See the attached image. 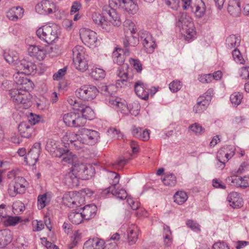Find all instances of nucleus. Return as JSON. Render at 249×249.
<instances>
[{
	"label": "nucleus",
	"instance_id": "09e8293b",
	"mask_svg": "<svg viewBox=\"0 0 249 249\" xmlns=\"http://www.w3.org/2000/svg\"><path fill=\"white\" fill-rule=\"evenodd\" d=\"M226 180L231 185L241 188L242 181L240 177L231 176L229 177Z\"/></svg>",
	"mask_w": 249,
	"mask_h": 249
},
{
	"label": "nucleus",
	"instance_id": "b1692460",
	"mask_svg": "<svg viewBox=\"0 0 249 249\" xmlns=\"http://www.w3.org/2000/svg\"><path fill=\"white\" fill-rule=\"evenodd\" d=\"M79 179L78 176L74 172H72V169H71V171L65 175L64 181L66 185L69 187H72L78 185Z\"/></svg>",
	"mask_w": 249,
	"mask_h": 249
},
{
	"label": "nucleus",
	"instance_id": "393cba45",
	"mask_svg": "<svg viewBox=\"0 0 249 249\" xmlns=\"http://www.w3.org/2000/svg\"><path fill=\"white\" fill-rule=\"evenodd\" d=\"M192 12H194L196 16L198 18H202L205 14L206 11V5L202 0H199L197 4L191 6Z\"/></svg>",
	"mask_w": 249,
	"mask_h": 249
},
{
	"label": "nucleus",
	"instance_id": "a19ab883",
	"mask_svg": "<svg viewBox=\"0 0 249 249\" xmlns=\"http://www.w3.org/2000/svg\"><path fill=\"white\" fill-rule=\"evenodd\" d=\"M90 75L95 80H100L104 79L105 77V71L100 68L93 69L90 73Z\"/></svg>",
	"mask_w": 249,
	"mask_h": 249
},
{
	"label": "nucleus",
	"instance_id": "c9c22d12",
	"mask_svg": "<svg viewBox=\"0 0 249 249\" xmlns=\"http://www.w3.org/2000/svg\"><path fill=\"white\" fill-rule=\"evenodd\" d=\"M62 157L63 161L71 164L72 166L77 162V157L72 153L69 152L68 150H65Z\"/></svg>",
	"mask_w": 249,
	"mask_h": 249
},
{
	"label": "nucleus",
	"instance_id": "c85d7f7f",
	"mask_svg": "<svg viewBox=\"0 0 249 249\" xmlns=\"http://www.w3.org/2000/svg\"><path fill=\"white\" fill-rule=\"evenodd\" d=\"M77 111H80L82 114V116L84 117L86 120L87 119L91 120L94 116V113L93 110L89 106L81 104L79 107V110Z\"/></svg>",
	"mask_w": 249,
	"mask_h": 249
},
{
	"label": "nucleus",
	"instance_id": "5fc2aeb1",
	"mask_svg": "<svg viewBox=\"0 0 249 249\" xmlns=\"http://www.w3.org/2000/svg\"><path fill=\"white\" fill-rule=\"evenodd\" d=\"M233 59L237 63L243 64L244 60L240 52L237 48H235L232 53Z\"/></svg>",
	"mask_w": 249,
	"mask_h": 249
},
{
	"label": "nucleus",
	"instance_id": "de8ad7c7",
	"mask_svg": "<svg viewBox=\"0 0 249 249\" xmlns=\"http://www.w3.org/2000/svg\"><path fill=\"white\" fill-rule=\"evenodd\" d=\"M49 200H48L47 194L39 195L37 197V205L40 209L44 208Z\"/></svg>",
	"mask_w": 249,
	"mask_h": 249
},
{
	"label": "nucleus",
	"instance_id": "c756f323",
	"mask_svg": "<svg viewBox=\"0 0 249 249\" xmlns=\"http://www.w3.org/2000/svg\"><path fill=\"white\" fill-rule=\"evenodd\" d=\"M139 234V229L135 226L130 227L128 231V241L130 245L135 244L137 240Z\"/></svg>",
	"mask_w": 249,
	"mask_h": 249
},
{
	"label": "nucleus",
	"instance_id": "13d9d810",
	"mask_svg": "<svg viewBox=\"0 0 249 249\" xmlns=\"http://www.w3.org/2000/svg\"><path fill=\"white\" fill-rule=\"evenodd\" d=\"M8 218L5 221L7 226H15L20 222V217L19 216H7Z\"/></svg>",
	"mask_w": 249,
	"mask_h": 249
},
{
	"label": "nucleus",
	"instance_id": "4d7b16f0",
	"mask_svg": "<svg viewBox=\"0 0 249 249\" xmlns=\"http://www.w3.org/2000/svg\"><path fill=\"white\" fill-rule=\"evenodd\" d=\"M169 89L173 92H176L182 87V85L179 81L174 80L169 84Z\"/></svg>",
	"mask_w": 249,
	"mask_h": 249
},
{
	"label": "nucleus",
	"instance_id": "49530a36",
	"mask_svg": "<svg viewBox=\"0 0 249 249\" xmlns=\"http://www.w3.org/2000/svg\"><path fill=\"white\" fill-rule=\"evenodd\" d=\"M22 90H24V89H22L21 88L19 89H12L10 90V94L11 95V98L13 102L18 103V101L16 100L17 99H21V95L23 94Z\"/></svg>",
	"mask_w": 249,
	"mask_h": 249
},
{
	"label": "nucleus",
	"instance_id": "e2e57ef3",
	"mask_svg": "<svg viewBox=\"0 0 249 249\" xmlns=\"http://www.w3.org/2000/svg\"><path fill=\"white\" fill-rule=\"evenodd\" d=\"M186 225L192 230L197 231H200V226L198 223L192 220H189L186 222Z\"/></svg>",
	"mask_w": 249,
	"mask_h": 249
},
{
	"label": "nucleus",
	"instance_id": "338daca9",
	"mask_svg": "<svg viewBox=\"0 0 249 249\" xmlns=\"http://www.w3.org/2000/svg\"><path fill=\"white\" fill-rule=\"evenodd\" d=\"M165 3L168 6H170L172 9L177 10L179 5V0H172V1L166 0Z\"/></svg>",
	"mask_w": 249,
	"mask_h": 249
},
{
	"label": "nucleus",
	"instance_id": "7c9ffc66",
	"mask_svg": "<svg viewBox=\"0 0 249 249\" xmlns=\"http://www.w3.org/2000/svg\"><path fill=\"white\" fill-rule=\"evenodd\" d=\"M99 89L102 94L106 96L113 97V95L115 92V89H116V87L113 85L107 86L104 84H102L99 87Z\"/></svg>",
	"mask_w": 249,
	"mask_h": 249
},
{
	"label": "nucleus",
	"instance_id": "7ed1b4c3",
	"mask_svg": "<svg viewBox=\"0 0 249 249\" xmlns=\"http://www.w3.org/2000/svg\"><path fill=\"white\" fill-rule=\"evenodd\" d=\"M36 35L48 44H51L58 37V28L55 25H45L37 30Z\"/></svg>",
	"mask_w": 249,
	"mask_h": 249
},
{
	"label": "nucleus",
	"instance_id": "58836bf2",
	"mask_svg": "<svg viewBox=\"0 0 249 249\" xmlns=\"http://www.w3.org/2000/svg\"><path fill=\"white\" fill-rule=\"evenodd\" d=\"M142 43L146 51L149 53H152L156 46L155 42L153 40L152 36H149L146 41H143Z\"/></svg>",
	"mask_w": 249,
	"mask_h": 249
},
{
	"label": "nucleus",
	"instance_id": "4c0bfd02",
	"mask_svg": "<svg viewBox=\"0 0 249 249\" xmlns=\"http://www.w3.org/2000/svg\"><path fill=\"white\" fill-rule=\"evenodd\" d=\"M111 194L120 199H124L127 197L126 191L123 188H119L117 185L111 190Z\"/></svg>",
	"mask_w": 249,
	"mask_h": 249
},
{
	"label": "nucleus",
	"instance_id": "5701e85b",
	"mask_svg": "<svg viewBox=\"0 0 249 249\" xmlns=\"http://www.w3.org/2000/svg\"><path fill=\"white\" fill-rule=\"evenodd\" d=\"M97 211V207L94 204L87 205L84 207L81 212L84 220H89L93 218Z\"/></svg>",
	"mask_w": 249,
	"mask_h": 249
},
{
	"label": "nucleus",
	"instance_id": "423d86ee",
	"mask_svg": "<svg viewBox=\"0 0 249 249\" xmlns=\"http://www.w3.org/2000/svg\"><path fill=\"white\" fill-rule=\"evenodd\" d=\"M80 140L83 143L93 145L97 143L100 138L98 132L85 128L79 130Z\"/></svg>",
	"mask_w": 249,
	"mask_h": 249
},
{
	"label": "nucleus",
	"instance_id": "f3484780",
	"mask_svg": "<svg viewBox=\"0 0 249 249\" xmlns=\"http://www.w3.org/2000/svg\"><path fill=\"white\" fill-rule=\"evenodd\" d=\"M139 42V38L138 36L134 35L125 36L123 40L124 47V53L128 55L129 54L130 47H135L137 46Z\"/></svg>",
	"mask_w": 249,
	"mask_h": 249
},
{
	"label": "nucleus",
	"instance_id": "79ce46f5",
	"mask_svg": "<svg viewBox=\"0 0 249 249\" xmlns=\"http://www.w3.org/2000/svg\"><path fill=\"white\" fill-rule=\"evenodd\" d=\"M189 131L194 133L196 135H200L205 132V129L199 124L195 123L188 127Z\"/></svg>",
	"mask_w": 249,
	"mask_h": 249
},
{
	"label": "nucleus",
	"instance_id": "0eeeda50",
	"mask_svg": "<svg viewBox=\"0 0 249 249\" xmlns=\"http://www.w3.org/2000/svg\"><path fill=\"white\" fill-rule=\"evenodd\" d=\"M106 16L108 17V16L107 14L106 15L103 11L102 14L94 12L91 15V18L93 22L98 28L102 29L104 31L109 32L111 30L113 25L107 19Z\"/></svg>",
	"mask_w": 249,
	"mask_h": 249
},
{
	"label": "nucleus",
	"instance_id": "20e7f679",
	"mask_svg": "<svg viewBox=\"0 0 249 249\" xmlns=\"http://www.w3.org/2000/svg\"><path fill=\"white\" fill-rule=\"evenodd\" d=\"M84 51L83 47L76 46L72 50L73 62L75 68L81 71H85L88 69V65L85 59Z\"/></svg>",
	"mask_w": 249,
	"mask_h": 249
},
{
	"label": "nucleus",
	"instance_id": "052dcab7",
	"mask_svg": "<svg viewBox=\"0 0 249 249\" xmlns=\"http://www.w3.org/2000/svg\"><path fill=\"white\" fill-rule=\"evenodd\" d=\"M40 118L39 116L31 113L30 115L28 116V121L26 122L29 123L30 125L33 126L36 124L39 123L40 122Z\"/></svg>",
	"mask_w": 249,
	"mask_h": 249
},
{
	"label": "nucleus",
	"instance_id": "6ab92c4d",
	"mask_svg": "<svg viewBox=\"0 0 249 249\" xmlns=\"http://www.w3.org/2000/svg\"><path fill=\"white\" fill-rule=\"evenodd\" d=\"M28 51L31 56L35 57L40 61L44 59L46 56V51L38 46H30Z\"/></svg>",
	"mask_w": 249,
	"mask_h": 249
},
{
	"label": "nucleus",
	"instance_id": "37998d69",
	"mask_svg": "<svg viewBox=\"0 0 249 249\" xmlns=\"http://www.w3.org/2000/svg\"><path fill=\"white\" fill-rule=\"evenodd\" d=\"M75 117L76 113H75L71 112L65 114L63 116V121L66 125L72 127Z\"/></svg>",
	"mask_w": 249,
	"mask_h": 249
},
{
	"label": "nucleus",
	"instance_id": "6e6d98bb",
	"mask_svg": "<svg viewBox=\"0 0 249 249\" xmlns=\"http://www.w3.org/2000/svg\"><path fill=\"white\" fill-rule=\"evenodd\" d=\"M108 178L112 180L110 182L111 185L116 186L119 182L120 176L115 172H109Z\"/></svg>",
	"mask_w": 249,
	"mask_h": 249
},
{
	"label": "nucleus",
	"instance_id": "f8f14e48",
	"mask_svg": "<svg viewBox=\"0 0 249 249\" xmlns=\"http://www.w3.org/2000/svg\"><path fill=\"white\" fill-rule=\"evenodd\" d=\"M17 68L21 73L25 75H30L34 73L36 66L31 61L23 59L17 63Z\"/></svg>",
	"mask_w": 249,
	"mask_h": 249
},
{
	"label": "nucleus",
	"instance_id": "412c9836",
	"mask_svg": "<svg viewBox=\"0 0 249 249\" xmlns=\"http://www.w3.org/2000/svg\"><path fill=\"white\" fill-rule=\"evenodd\" d=\"M84 200V198L79 196H76L72 198L67 195L63 197L64 203L69 207L80 206Z\"/></svg>",
	"mask_w": 249,
	"mask_h": 249
},
{
	"label": "nucleus",
	"instance_id": "e433bc0d",
	"mask_svg": "<svg viewBox=\"0 0 249 249\" xmlns=\"http://www.w3.org/2000/svg\"><path fill=\"white\" fill-rule=\"evenodd\" d=\"M174 198L176 203L181 205L187 200L188 196L185 192L178 191L175 194Z\"/></svg>",
	"mask_w": 249,
	"mask_h": 249
},
{
	"label": "nucleus",
	"instance_id": "f03ea898",
	"mask_svg": "<svg viewBox=\"0 0 249 249\" xmlns=\"http://www.w3.org/2000/svg\"><path fill=\"white\" fill-rule=\"evenodd\" d=\"M109 5H105L103 7V11L108 17L106 16L107 19L111 22L114 26H119L121 24V20L118 14L115 11L114 8L120 6L119 0H109Z\"/></svg>",
	"mask_w": 249,
	"mask_h": 249
},
{
	"label": "nucleus",
	"instance_id": "f257e3e1",
	"mask_svg": "<svg viewBox=\"0 0 249 249\" xmlns=\"http://www.w3.org/2000/svg\"><path fill=\"white\" fill-rule=\"evenodd\" d=\"M176 25L177 26L182 28L186 33V39L189 40L195 35V31L191 27L193 23L191 18L188 16L186 13L178 12L175 15Z\"/></svg>",
	"mask_w": 249,
	"mask_h": 249
},
{
	"label": "nucleus",
	"instance_id": "c03bdc74",
	"mask_svg": "<svg viewBox=\"0 0 249 249\" xmlns=\"http://www.w3.org/2000/svg\"><path fill=\"white\" fill-rule=\"evenodd\" d=\"M23 74H24L21 73V71H18L17 73L13 75L14 81L17 85H22L27 83L28 79L25 77Z\"/></svg>",
	"mask_w": 249,
	"mask_h": 249
},
{
	"label": "nucleus",
	"instance_id": "69168bd1",
	"mask_svg": "<svg viewBox=\"0 0 249 249\" xmlns=\"http://www.w3.org/2000/svg\"><path fill=\"white\" fill-rule=\"evenodd\" d=\"M198 80L202 83H209L213 80L212 75L211 74L201 75L199 77Z\"/></svg>",
	"mask_w": 249,
	"mask_h": 249
},
{
	"label": "nucleus",
	"instance_id": "680f3d73",
	"mask_svg": "<svg viewBox=\"0 0 249 249\" xmlns=\"http://www.w3.org/2000/svg\"><path fill=\"white\" fill-rule=\"evenodd\" d=\"M80 133L78 134H75L73 132H71L68 134L66 136V138L68 139V142H69L68 144L70 145L71 143H72L75 141L77 140L78 139L80 140Z\"/></svg>",
	"mask_w": 249,
	"mask_h": 249
},
{
	"label": "nucleus",
	"instance_id": "2f4dec72",
	"mask_svg": "<svg viewBox=\"0 0 249 249\" xmlns=\"http://www.w3.org/2000/svg\"><path fill=\"white\" fill-rule=\"evenodd\" d=\"M23 94L21 95V99L16 100L18 101V104H22L24 108H28L31 106V97L30 94L26 90H22Z\"/></svg>",
	"mask_w": 249,
	"mask_h": 249
},
{
	"label": "nucleus",
	"instance_id": "72a5a7b5",
	"mask_svg": "<svg viewBox=\"0 0 249 249\" xmlns=\"http://www.w3.org/2000/svg\"><path fill=\"white\" fill-rule=\"evenodd\" d=\"M68 217L69 220L75 225L79 224L84 219L81 212L76 211L70 213Z\"/></svg>",
	"mask_w": 249,
	"mask_h": 249
},
{
	"label": "nucleus",
	"instance_id": "ddd939ff",
	"mask_svg": "<svg viewBox=\"0 0 249 249\" xmlns=\"http://www.w3.org/2000/svg\"><path fill=\"white\" fill-rule=\"evenodd\" d=\"M71 169L72 171L82 179H88L91 176L88 167L82 163L76 162L72 166Z\"/></svg>",
	"mask_w": 249,
	"mask_h": 249
},
{
	"label": "nucleus",
	"instance_id": "603ef678",
	"mask_svg": "<svg viewBox=\"0 0 249 249\" xmlns=\"http://www.w3.org/2000/svg\"><path fill=\"white\" fill-rule=\"evenodd\" d=\"M74 120L72 127L83 126L86 123V119L82 116H81L79 114L76 113L75 119Z\"/></svg>",
	"mask_w": 249,
	"mask_h": 249
},
{
	"label": "nucleus",
	"instance_id": "a18cd8bd",
	"mask_svg": "<svg viewBox=\"0 0 249 249\" xmlns=\"http://www.w3.org/2000/svg\"><path fill=\"white\" fill-rule=\"evenodd\" d=\"M126 12L130 14L134 15L137 13L138 10V7L132 0H131L129 3L126 5H124L123 8Z\"/></svg>",
	"mask_w": 249,
	"mask_h": 249
},
{
	"label": "nucleus",
	"instance_id": "4468645a",
	"mask_svg": "<svg viewBox=\"0 0 249 249\" xmlns=\"http://www.w3.org/2000/svg\"><path fill=\"white\" fill-rule=\"evenodd\" d=\"M18 130L22 137L29 139L35 135V127L26 122L20 123Z\"/></svg>",
	"mask_w": 249,
	"mask_h": 249
},
{
	"label": "nucleus",
	"instance_id": "a211bd4d",
	"mask_svg": "<svg viewBox=\"0 0 249 249\" xmlns=\"http://www.w3.org/2000/svg\"><path fill=\"white\" fill-rule=\"evenodd\" d=\"M227 200L233 208H238L243 205V199L240 194L237 192H231L229 194Z\"/></svg>",
	"mask_w": 249,
	"mask_h": 249
},
{
	"label": "nucleus",
	"instance_id": "ea45409f",
	"mask_svg": "<svg viewBox=\"0 0 249 249\" xmlns=\"http://www.w3.org/2000/svg\"><path fill=\"white\" fill-rule=\"evenodd\" d=\"M162 182L166 186H174L177 182L176 177L173 174H167L162 179Z\"/></svg>",
	"mask_w": 249,
	"mask_h": 249
},
{
	"label": "nucleus",
	"instance_id": "3c124183",
	"mask_svg": "<svg viewBox=\"0 0 249 249\" xmlns=\"http://www.w3.org/2000/svg\"><path fill=\"white\" fill-rule=\"evenodd\" d=\"M67 102L72 107V109L76 111L79 110V107L82 104L81 101L76 100L74 97H69L67 99Z\"/></svg>",
	"mask_w": 249,
	"mask_h": 249
},
{
	"label": "nucleus",
	"instance_id": "f704fd0d",
	"mask_svg": "<svg viewBox=\"0 0 249 249\" xmlns=\"http://www.w3.org/2000/svg\"><path fill=\"white\" fill-rule=\"evenodd\" d=\"M234 155V152L228 153L223 150H220L217 152V159L220 162L225 164V162H227Z\"/></svg>",
	"mask_w": 249,
	"mask_h": 249
},
{
	"label": "nucleus",
	"instance_id": "473e14b6",
	"mask_svg": "<svg viewBox=\"0 0 249 249\" xmlns=\"http://www.w3.org/2000/svg\"><path fill=\"white\" fill-rule=\"evenodd\" d=\"M4 57L5 60L9 64L17 65V60L18 56L17 53L14 51H8L5 52L4 53Z\"/></svg>",
	"mask_w": 249,
	"mask_h": 249
},
{
	"label": "nucleus",
	"instance_id": "aec40b11",
	"mask_svg": "<svg viewBox=\"0 0 249 249\" xmlns=\"http://www.w3.org/2000/svg\"><path fill=\"white\" fill-rule=\"evenodd\" d=\"M228 11L233 17H239L241 13L240 2L235 0H230L228 7Z\"/></svg>",
	"mask_w": 249,
	"mask_h": 249
},
{
	"label": "nucleus",
	"instance_id": "39448f33",
	"mask_svg": "<svg viewBox=\"0 0 249 249\" xmlns=\"http://www.w3.org/2000/svg\"><path fill=\"white\" fill-rule=\"evenodd\" d=\"M99 92L94 86L87 85L82 86L75 91L76 96L84 101H91L94 99Z\"/></svg>",
	"mask_w": 249,
	"mask_h": 249
},
{
	"label": "nucleus",
	"instance_id": "bb28decb",
	"mask_svg": "<svg viewBox=\"0 0 249 249\" xmlns=\"http://www.w3.org/2000/svg\"><path fill=\"white\" fill-rule=\"evenodd\" d=\"M241 41L240 36L236 35H231L226 40V47L230 50L237 48Z\"/></svg>",
	"mask_w": 249,
	"mask_h": 249
},
{
	"label": "nucleus",
	"instance_id": "8fccbe9b",
	"mask_svg": "<svg viewBox=\"0 0 249 249\" xmlns=\"http://www.w3.org/2000/svg\"><path fill=\"white\" fill-rule=\"evenodd\" d=\"M242 98V95L239 92H235L232 94L230 97L231 103L236 106L241 103Z\"/></svg>",
	"mask_w": 249,
	"mask_h": 249
},
{
	"label": "nucleus",
	"instance_id": "864d4df0",
	"mask_svg": "<svg viewBox=\"0 0 249 249\" xmlns=\"http://www.w3.org/2000/svg\"><path fill=\"white\" fill-rule=\"evenodd\" d=\"M80 240V235L77 231H75L73 237H71V242L68 245L69 249H72L76 247Z\"/></svg>",
	"mask_w": 249,
	"mask_h": 249
},
{
	"label": "nucleus",
	"instance_id": "9d476101",
	"mask_svg": "<svg viewBox=\"0 0 249 249\" xmlns=\"http://www.w3.org/2000/svg\"><path fill=\"white\" fill-rule=\"evenodd\" d=\"M36 12L41 15H49L56 11L55 5L47 0H42L35 7Z\"/></svg>",
	"mask_w": 249,
	"mask_h": 249
},
{
	"label": "nucleus",
	"instance_id": "0e129e2a",
	"mask_svg": "<svg viewBox=\"0 0 249 249\" xmlns=\"http://www.w3.org/2000/svg\"><path fill=\"white\" fill-rule=\"evenodd\" d=\"M124 55H126L124 53L121 56H119L118 57L113 58V61L114 63H117L119 65H123V68H128V65L126 64H124Z\"/></svg>",
	"mask_w": 249,
	"mask_h": 249
},
{
	"label": "nucleus",
	"instance_id": "9b49d317",
	"mask_svg": "<svg viewBox=\"0 0 249 249\" xmlns=\"http://www.w3.org/2000/svg\"><path fill=\"white\" fill-rule=\"evenodd\" d=\"M80 36L82 42L88 46L93 45L97 40L96 33L89 29H81Z\"/></svg>",
	"mask_w": 249,
	"mask_h": 249
},
{
	"label": "nucleus",
	"instance_id": "dca6fc26",
	"mask_svg": "<svg viewBox=\"0 0 249 249\" xmlns=\"http://www.w3.org/2000/svg\"><path fill=\"white\" fill-rule=\"evenodd\" d=\"M135 91L136 94L141 98L146 100L149 96V89L147 85L142 81H139L135 83Z\"/></svg>",
	"mask_w": 249,
	"mask_h": 249
},
{
	"label": "nucleus",
	"instance_id": "774afa93",
	"mask_svg": "<svg viewBox=\"0 0 249 249\" xmlns=\"http://www.w3.org/2000/svg\"><path fill=\"white\" fill-rule=\"evenodd\" d=\"M249 170V162L245 161L241 163L237 172L239 174H242Z\"/></svg>",
	"mask_w": 249,
	"mask_h": 249
},
{
	"label": "nucleus",
	"instance_id": "cd10ccee",
	"mask_svg": "<svg viewBox=\"0 0 249 249\" xmlns=\"http://www.w3.org/2000/svg\"><path fill=\"white\" fill-rule=\"evenodd\" d=\"M207 100H203V96H200L197 99L196 104L194 107L193 110L196 113H201L208 107L210 97H207Z\"/></svg>",
	"mask_w": 249,
	"mask_h": 249
},
{
	"label": "nucleus",
	"instance_id": "a878e982",
	"mask_svg": "<svg viewBox=\"0 0 249 249\" xmlns=\"http://www.w3.org/2000/svg\"><path fill=\"white\" fill-rule=\"evenodd\" d=\"M12 241L11 231L8 230L0 231V248H3Z\"/></svg>",
	"mask_w": 249,
	"mask_h": 249
},
{
	"label": "nucleus",
	"instance_id": "bf43d9fd",
	"mask_svg": "<svg viewBox=\"0 0 249 249\" xmlns=\"http://www.w3.org/2000/svg\"><path fill=\"white\" fill-rule=\"evenodd\" d=\"M130 64L133 66L134 69L136 70L138 72H141L142 70V64L140 60L138 59H134L130 58L129 60Z\"/></svg>",
	"mask_w": 249,
	"mask_h": 249
},
{
	"label": "nucleus",
	"instance_id": "1a4fd4ad",
	"mask_svg": "<svg viewBox=\"0 0 249 249\" xmlns=\"http://www.w3.org/2000/svg\"><path fill=\"white\" fill-rule=\"evenodd\" d=\"M41 144L35 143L29 152L24 157V161L29 166H34L37 162L40 152Z\"/></svg>",
	"mask_w": 249,
	"mask_h": 249
},
{
	"label": "nucleus",
	"instance_id": "4be33fe9",
	"mask_svg": "<svg viewBox=\"0 0 249 249\" xmlns=\"http://www.w3.org/2000/svg\"><path fill=\"white\" fill-rule=\"evenodd\" d=\"M23 13L22 8L19 6L13 7L7 12V17L10 20L16 21L22 17Z\"/></svg>",
	"mask_w": 249,
	"mask_h": 249
},
{
	"label": "nucleus",
	"instance_id": "2eb2a0df",
	"mask_svg": "<svg viewBox=\"0 0 249 249\" xmlns=\"http://www.w3.org/2000/svg\"><path fill=\"white\" fill-rule=\"evenodd\" d=\"M105 241L99 238L89 239L84 245V249H105Z\"/></svg>",
	"mask_w": 249,
	"mask_h": 249
},
{
	"label": "nucleus",
	"instance_id": "6e6552de",
	"mask_svg": "<svg viewBox=\"0 0 249 249\" xmlns=\"http://www.w3.org/2000/svg\"><path fill=\"white\" fill-rule=\"evenodd\" d=\"M25 179L21 177L15 178L14 182L9 185L8 191L9 195L12 197L16 196L18 194H23L25 191Z\"/></svg>",
	"mask_w": 249,
	"mask_h": 249
}]
</instances>
